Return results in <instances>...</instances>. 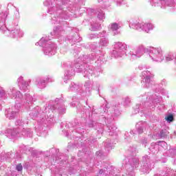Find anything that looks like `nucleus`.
Masks as SVG:
<instances>
[{
	"mask_svg": "<svg viewBox=\"0 0 176 176\" xmlns=\"http://www.w3.org/2000/svg\"><path fill=\"white\" fill-rule=\"evenodd\" d=\"M122 27V22L112 23L109 25V28L114 32L115 34H118V30Z\"/></svg>",
	"mask_w": 176,
	"mask_h": 176,
	"instance_id": "f8f14e48",
	"label": "nucleus"
},
{
	"mask_svg": "<svg viewBox=\"0 0 176 176\" xmlns=\"http://www.w3.org/2000/svg\"><path fill=\"white\" fill-rule=\"evenodd\" d=\"M85 87L86 88V91H90V82H86L85 84Z\"/></svg>",
	"mask_w": 176,
	"mask_h": 176,
	"instance_id": "6ab92c4d",
	"label": "nucleus"
},
{
	"mask_svg": "<svg viewBox=\"0 0 176 176\" xmlns=\"http://www.w3.org/2000/svg\"><path fill=\"white\" fill-rule=\"evenodd\" d=\"M109 0H98V2H103V3H107Z\"/></svg>",
	"mask_w": 176,
	"mask_h": 176,
	"instance_id": "c85d7f7f",
	"label": "nucleus"
},
{
	"mask_svg": "<svg viewBox=\"0 0 176 176\" xmlns=\"http://www.w3.org/2000/svg\"><path fill=\"white\" fill-rule=\"evenodd\" d=\"M50 3H52V1L50 0H46L44 2L45 6H50Z\"/></svg>",
	"mask_w": 176,
	"mask_h": 176,
	"instance_id": "5701e85b",
	"label": "nucleus"
},
{
	"mask_svg": "<svg viewBox=\"0 0 176 176\" xmlns=\"http://www.w3.org/2000/svg\"><path fill=\"white\" fill-rule=\"evenodd\" d=\"M55 9H56L55 7H53L52 8L50 7L49 9H48V13L52 14L53 13V10H54Z\"/></svg>",
	"mask_w": 176,
	"mask_h": 176,
	"instance_id": "393cba45",
	"label": "nucleus"
},
{
	"mask_svg": "<svg viewBox=\"0 0 176 176\" xmlns=\"http://www.w3.org/2000/svg\"><path fill=\"white\" fill-rule=\"evenodd\" d=\"M100 46H108V40L107 38H101L100 40Z\"/></svg>",
	"mask_w": 176,
	"mask_h": 176,
	"instance_id": "dca6fc26",
	"label": "nucleus"
},
{
	"mask_svg": "<svg viewBox=\"0 0 176 176\" xmlns=\"http://www.w3.org/2000/svg\"><path fill=\"white\" fill-rule=\"evenodd\" d=\"M174 58H175V56H174V54H173V52H169L165 57V60L166 62L168 61H173V60H174Z\"/></svg>",
	"mask_w": 176,
	"mask_h": 176,
	"instance_id": "ddd939ff",
	"label": "nucleus"
},
{
	"mask_svg": "<svg viewBox=\"0 0 176 176\" xmlns=\"http://www.w3.org/2000/svg\"><path fill=\"white\" fill-rule=\"evenodd\" d=\"M12 94V98L15 100V106L12 109H8L5 113L6 118L12 120L16 118V115L19 113L20 108H21V104H32L34 98L29 94H25L24 96L19 91H16V89L12 87L11 89Z\"/></svg>",
	"mask_w": 176,
	"mask_h": 176,
	"instance_id": "f257e3e1",
	"label": "nucleus"
},
{
	"mask_svg": "<svg viewBox=\"0 0 176 176\" xmlns=\"http://www.w3.org/2000/svg\"><path fill=\"white\" fill-rule=\"evenodd\" d=\"M141 124H142V122H138L136 124V127L138 128V131L139 134H141L142 131H144V126H141Z\"/></svg>",
	"mask_w": 176,
	"mask_h": 176,
	"instance_id": "4468645a",
	"label": "nucleus"
},
{
	"mask_svg": "<svg viewBox=\"0 0 176 176\" xmlns=\"http://www.w3.org/2000/svg\"><path fill=\"white\" fill-rule=\"evenodd\" d=\"M129 28L137 30L138 31H144V32H149L153 30V25L146 22H138L137 21H132L129 23Z\"/></svg>",
	"mask_w": 176,
	"mask_h": 176,
	"instance_id": "20e7f679",
	"label": "nucleus"
},
{
	"mask_svg": "<svg viewBox=\"0 0 176 176\" xmlns=\"http://www.w3.org/2000/svg\"><path fill=\"white\" fill-rule=\"evenodd\" d=\"M170 175H171L172 176H176V170H175V171L171 170Z\"/></svg>",
	"mask_w": 176,
	"mask_h": 176,
	"instance_id": "7c9ffc66",
	"label": "nucleus"
},
{
	"mask_svg": "<svg viewBox=\"0 0 176 176\" xmlns=\"http://www.w3.org/2000/svg\"><path fill=\"white\" fill-rule=\"evenodd\" d=\"M127 49V45L121 42H117L114 43L113 50L111 52V55L116 58L118 57H123L126 54V50Z\"/></svg>",
	"mask_w": 176,
	"mask_h": 176,
	"instance_id": "39448f33",
	"label": "nucleus"
},
{
	"mask_svg": "<svg viewBox=\"0 0 176 176\" xmlns=\"http://www.w3.org/2000/svg\"><path fill=\"white\" fill-rule=\"evenodd\" d=\"M17 171H21L23 170V166L21 164H18L16 166Z\"/></svg>",
	"mask_w": 176,
	"mask_h": 176,
	"instance_id": "b1692460",
	"label": "nucleus"
},
{
	"mask_svg": "<svg viewBox=\"0 0 176 176\" xmlns=\"http://www.w3.org/2000/svg\"><path fill=\"white\" fill-rule=\"evenodd\" d=\"M76 89H78V85L74 82H72L70 85V90L74 91V90H76Z\"/></svg>",
	"mask_w": 176,
	"mask_h": 176,
	"instance_id": "a211bd4d",
	"label": "nucleus"
},
{
	"mask_svg": "<svg viewBox=\"0 0 176 176\" xmlns=\"http://www.w3.org/2000/svg\"><path fill=\"white\" fill-rule=\"evenodd\" d=\"M98 19H99V20H104V19H105V14L104 12H98Z\"/></svg>",
	"mask_w": 176,
	"mask_h": 176,
	"instance_id": "2eb2a0df",
	"label": "nucleus"
},
{
	"mask_svg": "<svg viewBox=\"0 0 176 176\" xmlns=\"http://www.w3.org/2000/svg\"><path fill=\"white\" fill-rule=\"evenodd\" d=\"M5 33L10 34L11 38H21L24 35L23 31L20 30L19 28L10 27L8 30H5Z\"/></svg>",
	"mask_w": 176,
	"mask_h": 176,
	"instance_id": "6e6552de",
	"label": "nucleus"
},
{
	"mask_svg": "<svg viewBox=\"0 0 176 176\" xmlns=\"http://www.w3.org/2000/svg\"><path fill=\"white\" fill-rule=\"evenodd\" d=\"M5 96V89L3 87H0V97Z\"/></svg>",
	"mask_w": 176,
	"mask_h": 176,
	"instance_id": "4be33fe9",
	"label": "nucleus"
},
{
	"mask_svg": "<svg viewBox=\"0 0 176 176\" xmlns=\"http://www.w3.org/2000/svg\"><path fill=\"white\" fill-rule=\"evenodd\" d=\"M38 45L40 46H45L43 49L45 56H54V54H56V44L47 43V40L45 37L41 38L39 42L36 43V46Z\"/></svg>",
	"mask_w": 176,
	"mask_h": 176,
	"instance_id": "7ed1b4c3",
	"label": "nucleus"
},
{
	"mask_svg": "<svg viewBox=\"0 0 176 176\" xmlns=\"http://www.w3.org/2000/svg\"><path fill=\"white\" fill-rule=\"evenodd\" d=\"M1 109H2V107L0 105V111H1Z\"/></svg>",
	"mask_w": 176,
	"mask_h": 176,
	"instance_id": "f704fd0d",
	"label": "nucleus"
},
{
	"mask_svg": "<svg viewBox=\"0 0 176 176\" xmlns=\"http://www.w3.org/2000/svg\"><path fill=\"white\" fill-rule=\"evenodd\" d=\"M15 16H16V19H19V17H20V13L17 10L15 13Z\"/></svg>",
	"mask_w": 176,
	"mask_h": 176,
	"instance_id": "c756f323",
	"label": "nucleus"
},
{
	"mask_svg": "<svg viewBox=\"0 0 176 176\" xmlns=\"http://www.w3.org/2000/svg\"><path fill=\"white\" fill-rule=\"evenodd\" d=\"M165 120L168 123H171V122L174 120V116H173V115H168L165 118Z\"/></svg>",
	"mask_w": 176,
	"mask_h": 176,
	"instance_id": "f3484780",
	"label": "nucleus"
},
{
	"mask_svg": "<svg viewBox=\"0 0 176 176\" xmlns=\"http://www.w3.org/2000/svg\"><path fill=\"white\" fill-rule=\"evenodd\" d=\"M145 47H144L142 45H140L136 47L134 50H131L129 52L131 60L140 58V57H141L144 53H145Z\"/></svg>",
	"mask_w": 176,
	"mask_h": 176,
	"instance_id": "0eeeda50",
	"label": "nucleus"
},
{
	"mask_svg": "<svg viewBox=\"0 0 176 176\" xmlns=\"http://www.w3.org/2000/svg\"><path fill=\"white\" fill-rule=\"evenodd\" d=\"M18 85L19 86V89L23 91H27V90H28V85L25 81H24L23 76H20L18 78Z\"/></svg>",
	"mask_w": 176,
	"mask_h": 176,
	"instance_id": "1a4fd4ad",
	"label": "nucleus"
},
{
	"mask_svg": "<svg viewBox=\"0 0 176 176\" xmlns=\"http://www.w3.org/2000/svg\"><path fill=\"white\" fill-rule=\"evenodd\" d=\"M74 75V72H72L70 74L69 72H67L66 76H65V79H69L70 76Z\"/></svg>",
	"mask_w": 176,
	"mask_h": 176,
	"instance_id": "412c9836",
	"label": "nucleus"
},
{
	"mask_svg": "<svg viewBox=\"0 0 176 176\" xmlns=\"http://www.w3.org/2000/svg\"><path fill=\"white\" fill-rule=\"evenodd\" d=\"M124 105H127V104H130V98H126L125 100H124Z\"/></svg>",
	"mask_w": 176,
	"mask_h": 176,
	"instance_id": "a878e982",
	"label": "nucleus"
},
{
	"mask_svg": "<svg viewBox=\"0 0 176 176\" xmlns=\"http://www.w3.org/2000/svg\"><path fill=\"white\" fill-rule=\"evenodd\" d=\"M102 173H104V170H99V174H102Z\"/></svg>",
	"mask_w": 176,
	"mask_h": 176,
	"instance_id": "2f4dec72",
	"label": "nucleus"
},
{
	"mask_svg": "<svg viewBox=\"0 0 176 176\" xmlns=\"http://www.w3.org/2000/svg\"><path fill=\"white\" fill-rule=\"evenodd\" d=\"M98 28L94 27V25L91 26V31H97Z\"/></svg>",
	"mask_w": 176,
	"mask_h": 176,
	"instance_id": "cd10ccee",
	"label": "nucleus"
},
{
	"mask_svg": "<svg viewBox=\"0 0 176 176\" xmlns=\"http://www.w3.org/2000/svg\"><path fill=\"white\" fill-rule=\"evenodd\" d=\"M166 1H160L158 6H161V8H164L166 6Z\"/></svg>",
	"mask_w": 176,
	"mask_h": 176,
	"instance_id": "aec40b11",
	"label": "nucleus"
},
{
	"mask_svg": "<svg viewBox=\"0 0 176 176\" xmlns=\"http://www.w3.org/2000/svg\"><path fill=\"white\" fill-rule=\"evenodd\" d=\"M142 76L144 78L146 87H149L151 86V72L148 71H144L142 73Z\"/></svg>",
	"mask_w": 176,
	"mask_h": 176,
	"instance_id": "9d476101",
	"label": "nucleus"
},
{
	"mask_svg": "<svg viewBox=\"0 0 176 176\" xmlns=\"http://www.w3.org/2000/svg\"><path fill=\"white\" fill-rule=\"evenodd\" d=\"M122 2H123V0H117L118 6H122Z\"/></svg>",
	"mask_w": 176,
	"mask_h": 176,
	"instance_id": "bb28decb",
	"label": "nucleus"
},
{
	"mask_svg": "<svg viewBox=\"0 0 176 176\" xmlns=\"http://www.w3.org/2000/svg\"><path fill=\"white\" fill-rule=\"evenodd\" d=\"M146 50L148 52V57L151 61L161 63V61L164 60V57L163 56V50H162V47H149Z\"/></svg>",
	"mask_w": 176,
	"mask_h": 176,
	"instance_id": "f03ea898",
	"label": "nucleus"
},
{
	"mask_svg": "<svg viewBox=\"0 0 176 176\" xmlns=\"http://www.w3.org/2000/svg\"><path fill=\"white\" fill-rule=\"evenodd\" d=\"M110 130H116V127H113V128H111V129H110Z\"/></svg>",
	"mask_w": 176,
	"mask_h": 176,
	"instance_id": "473e14b6",
	"label": "nucleus"
},
{
	"mask_svg": "<svg viewBox=\"0 0 176 176\" xmlns=\"http://www.w3.org/2000/svg\"><path fill=\"white\" fill-rule=\"evenodd\" d=\"M1 31H3V27L1 28Z\"/></svg>",
	"mask_w": 176,
	"mask_h": 176,
	"instance_id": "72a5a7b5",
	"label": "nucleus"
},
{
	"mask_svg": "<svg viewBox=\"0 0 176 176\" xmlns=\"http://www.w3.org/2000/svg\"><path fill=\"white\" fill-rule=\"evenodd\" d=\"M16 126H20V127L18 129L14 130L11 133V135L13 138H16V137H21V135H25V137H31V133L30 131H27L25 130L22 132L19 131V130H21V126H24V122L19 120L16 121Z\"/></svg>",
	"mask_w": 176,
	"mask_h": 176,
	"instance_id": "423d86ee",
	"label": "nucleus"
},
{
	"mask_svg": "<svg viewBox=\"0 0 176 176\" xmlns=\"http://www.w3.org/2000/svg\"><path fill=\"white\" fill-rule=\"evenodd\" d=\"M46 82H53V80L49 77L45 80L38 78L36 80V85L39 89H43L46 86Z\"/></svg>",
	"mask_w": 176,
	"mask_h": 176,
	"instance_id": "9b49d317",
	"label": "nucleus"
}]
</instances>
